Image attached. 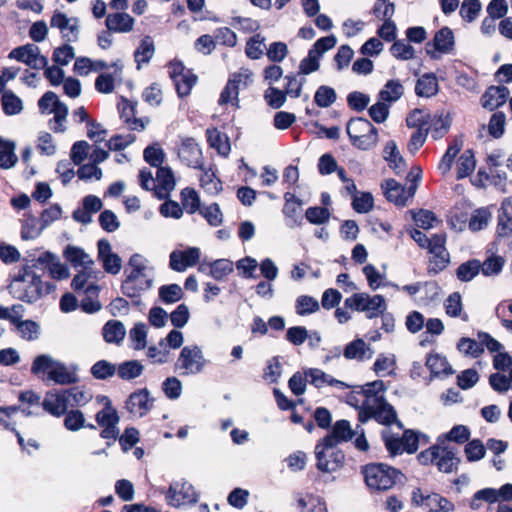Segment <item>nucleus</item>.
Wrapping results in <instances>:
<instances>
[{"instance_id":"4d7b16f0","label":"nucleus","mask_w":512,"mask_h":512,"mask_svg":"<svg viewBox=\"0 0 512 512\" xmlns=\"http://www.w3.org/2000/svg\"><path fill=\"white\" fill-rule=\"evenodd\" d=\"M92 376L98 380H106L116 373V366L107 360L97 361L90 370Z\"/></svg>"},{"instance_id":"423d86ee","label":"nucleus","mask_w":512,"mask_h":512,"mask_svg":"<svg viewBox=\"0 0 512 512\" xmlns=\"http://www.w3.org/2000/svg\"><path fill=\"white\" fill-rule=\"evenodd\" d=\"M335 447H324L323 442L315 446L316 467L321 472H334L344 465L345 455Z\"/></svg>"},{"instance_id":"7ed1b4c3","label":"nucleus","mask_w":512,"mask_h":512,"mask_svg":"<svg viewBox=\"0 0 512 512\" xmlns=\"http://www.w3.org/2000/svg\"><path fill=\"white\" fill-rule=\"evenodd\" d=\"M140 186L143 190H153L154 196L159 200L169 198L170 192L175 188V178L170 167L159 166L156 172V181L153 179L151 171L147 169L140 170Z\"/></svg>"},{"instance_id":"774afa93","label":"nucleus","mask_w":512,"mask_h":512,"mask_svg":"<svg viewBox=\"0 0 512 512\" xmlns=\"http://www.w3.org/2000/svg\"><path fill=\"white\" fill-rule=\"evenodd\" d=\"M374 206V199L370 192H363L360 196L355 195L352 201L353 209L360 214L368 213Z\"/></svg>"},{"instance_id":"dca6fc26","label":"nucleus","mask_w":512,"mask_h":512,"mask_svg":"<svg viewBox=\"0 0 512 512\" xmlns=\"http://www.w3.org/2000/svg\"><path fill=\"white\" fill-rule=\"evenodd\" d=\"M153 401L147 388L138 389L129 395L126 408L131 414L143 417L152 409Z\"/></svg>"},{"instance_id":"72a5a7b5","label":"nucleus","mask_w":512,"mask_h":512,"mask_svg":"<svg viewBox=\"0 0 512 512\" xmlns=\"http://www.w3.org/2000/svg\"><path fill=\"white\" fill-rule=\"evenodd\" d=\"M169 266L172 270L183 272L187 268L192 267V247L185 250H174L170 254Z\"/></svg>"},{"instance_id":"c85d7f7f","label":"nucleus","mask_w":512,"mask_h":512,"mask_svg":"<svg viewBox=\"0 0 512 512\" xmlns=\"http://www.w3.org/2000/svg\"><path fill=\"white\" fill-rule=\"evenodd\" d=\"M64 416L63 425L68 431H79L82 428H88L91 430H95L96 426L94 424L88 423L86 424L85 416L82 411L79 409L71 408L68 409Z\"/></svg>"},{"instance_id":"6e6d98bb","label":"nucleus","mask_w":512,"mask_h":512,"mask_svg":"<svg viewBox=\"0 0 512 512\" xmlns=\"http://www.w3.org/2000/svg\"><path fill=\"white\" fill-rule=\"evenodd\" d=\"M446 313L451 317H461L463 321H468V315L462 314L461 295L454 292L448 296L445 304Z\"/></svg>"},{"instance_id":"1a4fd4ad","label":"nucleus","mask_w":512,"mask_h":512,"mask_svg":"<svg viewBox=\"0 0 512 512\" xmlns=\"http://www.w3.org/2000/svg\"><path fill=\"white\" fill-rule=\"evenodd\" d=\"M454 46V33L449 27L444 26L434 34L432 41L426 43L425 50L432 59H438L439 55L436 52L447 54L453 51Z\"/></svg>"},{"instance_id":"aec40b11","label":"nucleus","mask_w":512,"mask_h":512,"mask_svg":"<svg viewBox=\"0 0 512 512\" xmlns=\"http://www.w3.org/2000/svg\"><path fill=\"white\" fill-rule=\"evenodd\" d=\"M425 366L429 369L431 377H447L454 374V370L446 357L438 353H429L426 357Z\"/></svg>"},{"instance_id":"a18cd8bd","label":"nucleus","mask_w":512,"mask_h":512,"mask_svg":"<svg viewBox=\"0 0 512 512\" xmlns=\"http://www.w3.org/2000/svg\"><path fill=\"white\" fill-rule=\"evenodd\" d=\"M265 37L261 34H255L246 42L245 53L249 59H260L264 54Z\"/></svg>"},{"instance_id":"bb28decb","label":"nucleus","mask_w":512,"mask_h":512,"mask_svg":"<svg viewBox=\"0 0 512 512\" xmlns=\"http://www.w3.org/2000/svg\"><path fill=\"white\" fill-rule=\"evenodd\" d=\"M100 287L97 284H88L84 290L85 296L81 299L80 308L87 314L98 312L102 305L98 300Z\"/></svg>"},{"instance_id":"f03ea898","label":"nucleus","mask_w":512,"mask_h":512,"mask_svg":"<svg viewBox=\"0 0 512 512\" xmlns=\"http://www.w3.org/2000/svg\"><path fill=\"white\" fill-rule=\"evenodd\" d=\"M362 473L366 485L376 491H387L395 486L403 473L384 463H370L363 467Z\"/></svg>"},{"instance_id":"f3484780","label":"nucleus","mask_w":512,"mask_h":512,"mask_svg":"<svg viewBox=\"0 0 512 512\" xmlns=\"http://www.w3.org/2000/svg\"><path fill=\"white\" fill-rule=\"evenodd\" d=\"M422 118L425 121L427 120L426 127L429 128L431 137L435 141L442 139L449 132L452 124L448 116L443 117V114H431L426 109H422Z\"/></svg>"},{"instance_id":"f704fd0d","label":"nucleus","mask_w":512,"mask_h":512,"mask_svg":"<svg viewBox=\"0 0 512 512\" xmlns=\"http://www.w3.org/2000/svg\"><path fill=\"white\" fill-rule=\"evenodd\" d=\"M404 94V87L398 79H391L386 82L380 90L378 98L381 101L392 103L399 100Z\"/></svg>"},{"instance_id":"864d4df0","label":"nucleus","mask_w":512,"mask_h":512,"mask_svg":"<svg viewBox=\"0 0 512 512\" xmlns=\"http://www.w3.org/2000/svg\"><path fill=\"white\" fill-rule=\"evenodd\" d=\"M296 313L300 316L309 315L319 310L318 301L309 295H301L296 299Z\"/></svg>"},{"instance_id":"ddd939ff","label":"nucleus","mask_w":512,"mask_h":512,"mask_svg":"<svg viewBox=\"0 0 512 512\" xmlns=\"http://www.w3.org/2000/svg\"><path fill=\"white\" fill-rule=\"evenodd\" d=\"M510 95V90L504 85H490L480 98L481 105L488 111L502 107Z\"/></svg>"},{"instance_id":"6e6552de","label":"nucleus","mask_w":512,"mask_h":512,"mask_svg":"<svg viewBox=\"0 0 512 512\" xmlns=\"http://www.w3.org/2000/svg\"><path fill=\"white\" fill-rule=\"evenodd\" d=\"M194 266L199 272L212 276L215 280H222L233 272V263L228 259L213 261L201 260V251L194 247Z\"/></svg>"},{"instance_id":"5fc2aeb1","label":"nucleus","mask_w":512,"mask_h":512,"mask_svg":"<svg viewBox=\"0 0 512 512\" xmlns=\"http://www.w3.org/2000/svg\"><path fill=\"white\" fill-rule=\"evenodd\" d=\"M481 501H485L489 504H493L498 501V495L494 488H484L474 493L471 501L470 508L477 510L481 506Z\"/></svg>"},{"instance_id":"e433bc0d","label":"nucleus","mask_w":512,"mask_h":512,"mask_svg":"<svg viewBox=\"0 0 512 512\" xmlns=\"http://www.w3.org/2000/svg\"><path fill=\"white\" fill-rule=\"evenodd\" d=\"M125 327L122 322L109 320L103 327V338L107 343L119 344L125 337Z\"/></svg>"},{"instance_id":"a211bd4d","label":"nucleus","mask_w":512,"mask_h":512,"mask_svg":"<svg viewBox=\"0 0 512 512\" xmlns=\"http://www.w3.org/2000/svg\"><path fill=\"white\" fill-rule=\"evenodd\" d=\"M129 266L131 267V271L127 275L126 279L122 282L121 291L125 296L133 298L137 290L130 287V282L139 280L140 277L143 276V272L145 271L146 267L142 263V256L137 253L130 257Z\"/></svg>"},{"instance_id":"c9c22d12","label":"nucleus","mask_w":512,"mask_h":512,"mask_svg":"<svg viewBox=\"0 0 512 512\" xmlns=\"http://www.w3.org/2000/svg\"><path fill=\"white\" fill-rule=\"evenodd\" d=\"M200 187L209 195H217L222 190V182L211 169L201 167L199 176Z\"/></svg>"},{"instance_id":"cd10ccee","label":"nucleus","mask_w":512,"mask_h":512,"mask_svg":"<svg viewBox=\"0 0 512 512\" xmlns=\"http://www.w3.org/2000/svg\"><path fill=\"white\" fill-rule=\"evenodd\" d=\"M438 89V79L434 73H425L416 81L415 93L419 97L430 98L437 94Z\"/></svg>"},{"instance_id":"e2e57ef3","label":"nucleus","mask_w":512,"mask_h":512,"mask_svg":"<svg viewBox=\"0 0 512 512\" xmlns=\"http://www.w3.org/2000/svg\"><path fill=\"white\" fill-rule=\"evenodd\" d=\"M118 440L123 452H127L140 441V433L135 427H127Z\"/></svg>"},{"instance_id":"4be33fe9","label":"nucleus","mask_w":512,"mask_h":512,"mask_svg":"<svg viewBox=\"0 0 512 512\" xmlns=\"http://www.w3.org/2000/svg\"><path fill=\"white\" fill-rule=\"evenodd\" d=\"M460 459L456 456L455 447L441 446L439 458L435 465L440 472L452 473L458 469Z\"/></svg>"},{"instance_id":"49530a36","label":"nucleus","mask_w":512,"mask_h":512,"mask_svg":"<svg viewBox=\"0 0 512 512\" xmlns=\"http://www.w3.org/2000/svg\"><path fill=\"white\" fill-rule=\"evenodd\" d=\"M504 265V257L491 254L484 262H481L482 268L480 269V272L486 277L495 276L501 273Z\"/></svg>"},{"instance_id":"ea45409f","label":"nucleus","mask_w":512,"mask_h":512,"mask_svg":"<svg viewBox=\"0 0 512 512\" xmlns=\"http://www.w3.org/2000/svg\"><path fill=\"white\" fill-rule=\"evenodd\" d=\"M378 131V129L366 118L352 117L346 125V133L350 135H361Z\"/></svg>"},{"instance_id":"4c0bfd02","label":"nucleus","mask_w":512,"mask_h":512,"mask_svg":"<svg viewBox=\"0 0 512 512\" xmlns=\"http://www.w3.org/2000/svg\"><path fill=\"white\" fill-rule=\"evenodd\" d=\"M481 268L480 260L470 259L458 266L456 269V277L461 282H469L480 273Z\"/></svg>"},{"instance_id":"0eeeda50","label":"nucleus","mask_w":512,"mask_h":512,"mask_svg":"<svg viewBox=\"0 0 512 512\" xmlns=\"http://www.w3.org/2000/svg\"><path fill=\"white\" fill-rule=\"evenodd\" d=\"M446 239L445 233L434 234L433 245L428 250L433 255L427 268L429 275L439 274L450 264V253L446 248Z\"/></svg>"},{"instance_id":"f8f14e48","label":"nucleus","mask_w":512,"mask_h":512,"mask_svg":"<svg viewBox=\"0 0 512 512\" xmlns=\"http://www.w3.org/2000/svg\"><path fill=\"white\" fill-rule=\"evenodd\" d=\"M69 400L66 397L65 390L48 391L42 402L43 409L51 416L60 418L66 414L69 409Z\"/></svg>"},{"instance_id":"412c9836","label":"nucleus","mask_w":512,"mask_h":512,"mask_svg":"<svg viewBox=\"0 0 512 512\" xmlns=\"http://www.w3.org/2000/svg\"><path fill=\"white\" fill-rule=\"evenodd\" d=\"M375 421L381 425L390 426L396 421V410L387 402L384 396L374 399Z\"/></svg>"},{"instance_id":"09e8293b","label":"nucleus","mask_w":512,"mask_h":512,"mask_svg":"<svg viewBox=\"0 0 512 512\" xmlns=\"http://www.w3.org/2000/svg\"><path fill=\"white\" fill-rule=\"evenodd\" d=\"M351 144L359 150H369L378 143V131L365 133L361 135H350Z\"/></svg>"},{"instance_id":"13d9d810","label":"nucleus","mask_w":512,"mask_h":512,"mask_svg":"<svg viewBox=\"0 0 512 512\" xmlns=\"http://www.w3.org/2000/svg\"><path fill=\"white\" fill-rule=\"evenodd\" d=\"M506 116L503 112L497 111L490 117L488 132L493 138H500L505 132Z\"/></svg>"},{"instance_id":"8fccbe9b","label":"nucleus","mask_w":512,"mask_h":512,"mask_svg":"<svg viewBox=\"0 0 512 512\" xmlns=\"http://www.w3.org/2000/svg\"><path fill=\"white\" fill-rule=\"evenodd\" d=\"M331 213L327 207L311 206L305 211V218L314 225H322L329 221Z\"/></svg>"},{"instance_id":"2f4dec72","label":"nucleus","mask_w":512,"mask_h":512,"mask_svg":"<svg viewBox=\"0 0 512 512\" xmlns=\"http://www.w3.org/2000/svg\"><path fill=\"white\" fill-rule=\"evenodd\" d=\"M476 167L475 154L472 149H466L456 162V178L464 179L470 176Z\"/></svg>"},{"instance_id":"79ce46f5","label":"nucleus","mask_w":512,"mask_h":512,"mask_svg":"<svg viewBox=\"0 0 512 512\" xmlns=\"http://www.w3.org/2000/svg\"><path fill=\"white\" fill-rule=\"evenodd\" d=\"M1 105L5 115L19 114L23 109L22 100L12 91H5L1 97Z\"/></svg>"},{"instance_id":"37998d69","label":"nucleus","mask_w":512,"mask_h":512,"mask_svg":"<svg viewBox=\"0 0 512 512\" xmlns=\"http://www.w3.org/2000/svg\"><path fill=\"white\" fill-rule=\"evenodd\" d=\"M143 365L137 360H129L119 364L116 369L118 376L123 380H132L143 372Z\"/></svg>"},{"instance_id":"de8ad7c7","label":"nucleus","mask_w":512,"mask_h":512,"mask_svg":"<svg viewBox=\"0 0 512 512\" xmlns=\"http://www.w3.org/2000/svg\"><path fill=\"white\" fill-rule=\"evenodd\" d=\"M395 4L390 0H375L371 9L372 15L380 20L392 19L395 14Z\"/></svg>"},{"instance_id":"a19ab883","label":"nucleus","mask_w":512,"mask_h":512,"mask_svg":"<svg viewBox=\"0 0 512 512\" xmlns=\"http://www.w3.org/2000/svg\"><path fill=\"white\" fill-rule=\"evenodd\" d=\"M65 394L69 400V408H77L86 405L92 399V395L84 390L83 387L73 386L66 388Z\"/></svg>"},{"instance_id":"0e129e2a","label":"nucleus","mask_w":512,"mask_h":512,"mask_svg":"<svg viewBox=\"0 0 512 512\" xmlns=\"http://www.w3.org/2000/svg\"><path fill=\"white\" fill-rule=\"evenodd\" d=\"M95 419L101 427L105 425L118 424L120 420L116 409L111 406L110 402H108L102 410L97 412Z\"/></svg>"},{"instance_id":"393cba45","label":"nucleus","mask_w":512,"mask_h":512,"mask_svg":"<svg viewBox=\"0 0 512 512\" xmlns=\"http://www.w3.org/2000/svg\"><path fill=\"white\" fill-rule=\"evenodd\" d=\"M194 212H199L211 226H219L222 223V213L217 203L202 206L198 193L194 190Z\"/></svg>"},{"instance_id":"a878e982","label":"nucleus","mask_w":512,"mask_h":512,"mask_svg":"<svg viewBox=\"0 0 512 512\" xmlns=\"http://www.w3.org/2000/svg\"><path fill=\"white\" fill-rule=\"evenodd\" d=\"M241 83V75L233 74L227 81L225 87L221 91L218 103L219 105H226L232 103L236 107H239V85Z\"/></svg>"},{"instance_id":"20e7f679","label":"nucleus","mask_w":512,"mask_h":512,"mask_svg":"<svg viewBox=\"0 0 512 512\" xmlns=\"http://www.w3.org/2000/svg\"><path fill=\"white\" fill-rule=\"evenodd\" d=\"M413 506L421 507L426 512H453L455 505L452 501L437 492H425L415 487L411 493Z\"/></svg>"},{"instance_id":"7c9ffc66","label":"nucleus","mask_w":512,"mask_h":512,"mask_svg":"<svg viewBox=\"0 0 512 512\" xmlns=\"http://www.w3.org/2000/svg\"><path fill=\"white\" fill-rule=\"evenodd\" d=\"M63 256L74 268L83 266L84 269H87L94 263L82 248L72 245H68L64 249Z\"/></svg>"},{"instance_id":"6ab92c4d","label":"nucleus","mask_w":512,"mask_h":512,"mask_svg":"<svg viewBox=\"0 0 512 512\" xmlns=\"http://www.w3.org/2000/svg\"><path fill=\"white\" fill-rule=\"evenodd\" d=\"M496 232L499 237H508L512 234V197L505 198L501 203Z\"/></svg>"},{"instance_id":"c03bdc74","label":"nucleus","mask_w":512,"mask_h":512,"mask_svg":"<svg viewBox=\"0 0 512 512\" xmlns=\"http://www.w3.org/2000/svg\"><path fill=\"white\" fill-rule=\"evenodd\" d=\"M14 148L13 142L0 138V168L9 169L16 164L18 158L14 153Z\"/></svg>"},{"instance_id":"3c124183","label":"nucleus","mask_w":512,"mask_h":512,"mask_svg":"<svg viewBox=\"0 0 512 512\" xmlns=\"http://www.w3.org/2000/svg\"><path fill=\"white\" fill-rule=\"evenodd\" d=\"M337 99L335 90L326 85L318 87L314 94V102L321 108H327L331 106Z\"/></svg>"},{"instance_id":"680f3d73","label":"nucleus","mask_w":512,"mask_h":512,"mask_svg":"<svg viewBox=\"0 0 512 512\" xmlns=\"http://www.w3.org/2000/svg\"><path fill=\"white\" fill-rule=\"evenodd\" d=\"M464 452L469 462L481 460L486 453V448L480 439L468 441L465 445Z\"/></svg>"},{"instance_id":"9b49d317","label":"nucleus","mask_w":512,"mask_h":512,"mask_svg":"<svg viewBox=\"0 0 512 512\" xmlns=\"http://www.w3.org/2000/svg\"><path fill=\"white\" fill-rule=\"evenodd\" d=\"M283 198L285 202L282 213L285 217L286 225L290 228L300 227L303 224L302 200L290 191L285 192Z\"/></svg>"},{"instance_id":"603ef678","label":"nucleus","mask_w":512,"mask_h":512,"mask_svg":"<svg viewBox=\"0 0 512 512\" xmlns=\"http://www.w3.org/2000/svg\"><path fill=\"white\" fill-rule=\"evenodd\" d=\"M482 9L479 0H463L459 14L466 22H473L480 14Z\"/></svg>"},{"instance_id":"473e14b6","label":"nucleus","mask_w":512,"mask_h":512,"mask_svg":"<svg viewBox=\"0 0 512 512\" xmlns=\"http://www.w3.org/2000/svg\"><path fill=\"white\" fill-rule=\"evenodd\" d=\"M37 51L39 47L34 44H26L14 48L8 55L10 59H15L21 63L28 65L29 67H36L34 63L37 59Z\"/></svg>"},{"instance_id":"338daca9","label":"nucleus","mask_w":512,"mask_h":512,"mask_svg":"<svg viewBox=\"0 0 512 512\" xmlns=\"http://www.w3.org/2000/svg\"><path fill=\"white\" fill-rule=\"evenodd\" d=\"M143 157L150 166L157 168L162 165L165 154L158 145H150L144 149Z\"/></svg>"},{"instance_id":"9d476101","label":"nucleus","mask_w":512,"mask_h":512,"mask_svg":"<svg viewBox=\"0 0 512 512\" xmlns=\"http://www.w3.org/2000/svg\"><path fill=\"white\" fill-rule=\"evenodd\" d=\"M385 198L396 206L404 207L409 198H412L417 190V184H410L407 188L395 179H388L382 184Z\"/></svg>"},{"instance_id":"4468645a","label":"nucleus","mask_w":512,"mask_h":512,"mask_svg":"<svg viewBox=\"0 0 512 512\" xmlns=\"http://www.w3.org/2000/svg\"><path fill=\"white\" fill-rule=\"evenodd\" d=\"M169 74L172 78L176 92L180 98L188 96L192 90V75L184 73L185 67L182 62L174 60L170 62Z\"/></svg>"},{"instance_id":"58836bf2","label":"nucleus","mask_w":512,"mask_h":512,"mask_svg":"<svg viewBox=\"0 0 512 512\" xmlns=\"http://www.w3.org/2000/svg\"><path fill=\"white\" fill-rule=\"evenodd\" d=\"M48 379L61 385L73 384L78 380L77 376L69 372L62 363H56L55 366L48 371Z\"/></svg>"},{"instance_id":"052dcab7","label":"nucleus","mask_w":512,"mask_h":512,"mask_svg":"<svg viewBox=\"0 0 512 512\" xmlns=\"http://www.w3.org/2000/svg\"><path fill=\"white\" fill-rule=\"evenodd\" d=\"M382 440L390 456L401 455L404 452L401 437L390 432H382Z\"/></svg>"},{"instance_id":"f257e3e1","label":"nucleus","mask_w":512,"mask_h":512,"mask_svg":"<svg viewBox=\"0 0 512 512\" xmlns=\"http://www.w3.org/2000/svg\"><path fill=\"white\" fill-rule=\"evenodd\" d=\"M10 295L27 304H34L44 296L54 292L56 285L53 282H44L31 266L24 265L12 278L8 285Z\"/></svg>"},{"instance_id":"69168bd1","label":"nucleus","mask_w":512,"mask_h":512,"mask_svg":"<svg viewBox=\"0 0 512 512\" xmlns=\"http://www.w3.org/2000/svg\"><path fill=\"white\" fill-rule=\"evenodd\" d=\"M457 348L459 351L475 358L484 353V347L481 345V342L478 343L476 340L468 337H462L457 344Z\"/></svg>"},{"instance_id":"bf43d9fd","label":"nucleus","mask_w":512,"mask_h":512,"mask_svg":"<svg viewBox=\"0 0 512 512\" xmlns=\"http://www.w3.org/2000/svg\"><path fill=\"white\" fill-rule=\"evenodd\" d=\"M159 297L166 303H176L183 297V292L178 284L163 285L159 288Z\"/></svg>"},{"instance_id":"2eb2a0df","label":"nucleus","mask_w":512,"mask_h":512,"mask_svg":"<svg viewBox=\"0 0 512 512\" xmlns=\"http://www.w3.org/2000/svg\"><path fill=\"white\" fill-rule=\"evenodd\" d=\"M354 435L355 432L351 428L350 422L346 419H341L335 422L331 433L324 436L318 442H323L324 447H336L338 443L351 440Z\"/></svg>"},{"instance_id":"5701e85b","label":"nucleus","mask_w":512,"mask_h":512,"mask_svg":"<svg viewBox=\"0 0 512 512\" xmlns=\"http://www.w3.org/2000/svg\"><path fill=\"white\" fill-rule=\"evenodd\" d=\"M105 24L108 31L127 33L133 29L134 19L125 12L110 13Z\"/></svg>"},{"instance_id":"b1692460","label":"nucleus","mask_w":512,"mask_h":512,"mask_svg":"<svg viewBox=\"0 0 512 512\" xmlns=\"http://www.w3.org/2000/svg\"><path fill=\"white\" fill-rule=\"evenodd\" d=\"M155 54V44L151 36H144L133 53L137 70L148 64Z\"/></svg>"},{"instance_id":"c756f323","label":"nucleus","mask_w":512,"mask_h":512,"mask_svg":"<svg viewBox=\"0 0 512 512\" xmlns=\"http://www.w3.org/2000/svg\"><path fill=\"white\" fill-rule=\"evenodd\" d=\"M206 138L209 146L217 150L220 155L227 156L230 153L231 146L229 138L225 133L220 132L217 128H208L206 130Z\"/></svg>"},{"instance_id":"39448f33","label":"nucleus","mask_w":512,"mask_h":512,"mask_svg":"<svg viewBox=\"0 0 512 512\" xmlns=\"http://www.w3.org/2000/svg\"><path fill=\"white\" fill-rule=\"evenodd\" d=\"M426 122L422 118V109L415 108L408 113L406 117V125L409 128H414L415 131L411 134L407 144V149L410 153L415 154L426 142L429 128L426 127Z\"/></svg>"}]
</instances>
